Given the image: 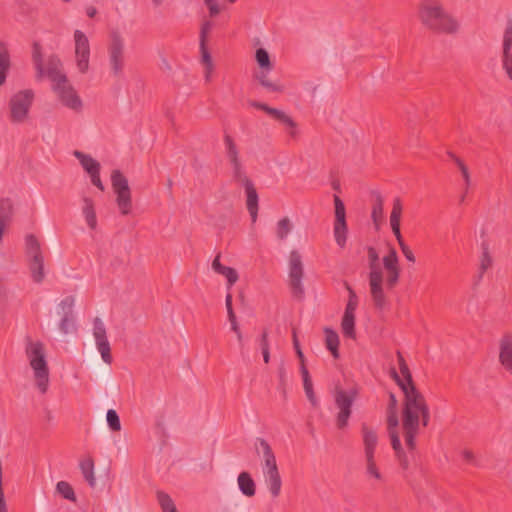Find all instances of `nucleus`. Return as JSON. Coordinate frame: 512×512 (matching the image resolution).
I'll return each mask as SVG.
<instances>
[{
  "instance_id": "nucleus-52",
  "label": "nucleus",
  "mask_w": 512,
  "mask_h": 512,
  "mask_svg": "<svg viewBox=\"0 0 512 512\" xmlns=\"http://www.w3.org/2000/svg\"><path fill=\"white\" fill-rule=\"evenodd\" d=\"M402 214V203L400 198H395L393 201V208L390 215V224L400 223Z\"/></svg>"
},
{
  "instance_id": "nucleus-3",
  "label": "nucleus",
  "mask_w": 512,
  "mask_h": 512,
  "mask_svg": "<svg viewBox=\"0 0 512 512\" xmlns=\"http://www.w3.org/2000/svg\"><path fill=\"white\" fill-rule=\"evenodd\" d=\"M255 450L258 455L262 453L264 463L262 472L265 483L273 498L281 493L282 479L276 462L275 454L270 444L264 438H257L255 442Z\"/></svg>"
},
{
  "instance_id": "nucleus-21",
  "label": "nucleus",
  "mask_w": 512,
  "mask_h": 512,
  "mask_svg": "<svg viewBox=\"0 0 512 512\" xmlns=\"http://www.w3.org/2000/svg\"><path fill=\"white\" fill-rule=\"evenodd\" d=\"M221 254L218 253L214 260L212 261V269L227 279V288L228 290L238 281V273L237 271L228 266H224L220 263Z\"/></svg>"
},
{
  "instance_id": "nucleus-27",
  "label": "nucleus",
  "mask_w": 512,
  "mask_h": 512,
  "mask_svg": "<svg viewBox=\"0 0 512 512\" xmlns=\"http://www.w3.org/2000/svg\"><path fill=\"white\" fill-rule=\"evenodd\" d=\"M73 155L79 160L81 166L89 175L93 174L94 171H100V163L90 155L78 150H75Z\"/></svg>"
},
{
  "instance_id": "nucleus-33",
  "label": "nucleus",
  "mask_w": 512,
  "mask_h": 512,
  "mask_svg": "<svg viewBox=\"0 0 512 512\" xmlns=\"http://www.w3.org/2000/svg\"><path fill=\"white\" fill-rule=\"evenodd\" d=\"M271 70L261 69L255 74V78L259 83L269 92H282L283 87L280 84L274 83L268 79V73Z\"/></svg>"
},
{
  "instance_id": "nucleus-56",
  "label": "nucleus",
  "mask_w": 512,
  "mask_h": 512,
  "mask_svg": "<svg viewBox=\"0 0 512 512\" xmlns=\"http://www.w3.org/2000/svg\"><path fill=\"white\" fill-rule=\"evenodd\" d=\"M293 346H294V349H295V352L301 362V366L302 365H305V358H304V354L301 350V347H300V344H299V340L297 338V333H296V330L293 329Z\"/></svg>"
},
{
  "instance_id": "nucleus-60",
  "label": "nucleus",
  "mask_w": 512,
  "mask_h": 512,
  "mask_svg": "<svg viewBox=\"0 0 512 512\" xmlns=\"http://www.w3.org/2000/svg\"><path fill=\"white\" fill-rule=\"evenodd\" d=\"M90 178L93 185H95L101 191H104V185L100 179V171H94V173L90 175Z\"/></svg>"
},
{
  "instance_id": "nucleus-14",
  "label": "nucleus",
  "mask_w": 512,
  "mask_h": 512,
  "mask_svg": "<svg viewBox=\"0 0 512 512\" xmlns=\"http://www.w3.org/2000/svg\"><path fill=\"white\" fill-rule=\"evenodd\" d=\"M250 105L256 109L262 110L271 116L273 119L283 124L288 128V133L291 137L295 138L297 136V124L296 122L287 115L284 111L272 108L265 103L258 101H251Z\"/></svg>"
},
{
  "instance_id": "nucleus-37",
  "label": "nucleus",
  "mask_w": 512,
  "mask_h": 512,
  "mask_svg": "<svg viewBox=\"0 0 512 512\" xmlns=\"http://www.w3.org/2000/svg\"><path fill=\"white\" fill-rule=\"evenodd\" d=\"M482 255L480 259V267H479V273H478V279L477 281H481L483 278L484 273L492 266V257L489 253V246L487 243L483 242L482 245Z\"/></svg>"
},
{
  "instance_id": "nucleus-8",
  "label": "nucleus",
  "mask_w": 512,
  "mask_h": 512,
  "mask_svg": "<svg viewBox=\"0 0 512 512\" xmlns=\"http://www.w3.org/2000/svg\"><path fill=\"white\" fill-rule=\"evenodd\" d=\"M34 92L31 89L21 90L14 94L10 101V120L13 123H22L28 116L34 100Z\"/></svg>"
},
{
  "instance_id": "nucleus-29",
  "label": "nucleus",
  "mask_w": 512,
  "mask_h": 512,
  "mask_svg": "<svg viewBox=\"0 0 512 512\" xmlns=\"http://www.w3.org/2000/svg\"><path fill=\"white\" fill-rule=\"evenodd\" d=\"M80 470L83 474L84 479L87 481L90 487L94 488L96 485V478L94 475V461L91 457L80 461Z\"/></svg>"
},
{
  "instance_id": "nucleus-64",
  "label": "nucleus",
  "mask_w": 512,
  "mask_h": 512,
  "mask_svg": "<svg viewBox=\"0 0 512 512\" xmlns=\"http://www.w3.org/2000/svg\"><path fill=\"white\" fill-rule=\"evenodd\" d=\"M208 10H209V15L211 17H215L216 15H218L220 13V7L217 4L215 5H210V7H208Z\"/></svg>"
},
{
  "instance_id": "nucleus-58",
  "label": "nucleus",
  "mask_w": 512,
  "mask_h": 512,
  "mask_svg": "<svg viewBox=\"0 0 512 512\" xmlns=\"http://www.w3.org/2000/svg\"><path fill=\"white\" fill-rule=\"evenodd\" d=\"M278 376H279V385L284 389L286 385L287 372L285 368V364L282 361L278 367Z\"/></svg>"
},
{
  "instance_id": "nucleus-30",
  "label": "nucleus",
  "mask_w": 512,
  "mask_h": 512,
  "mask_svg": "<svg viewBox=\"0 0 512 512\" xmlns=\"http://www.w3.org/2000/svg\"><path fill=\"white\" fill-rule=\"evenodd\" d=\"M325 343L326 348L331 352L332 356L337 359L339 357V336L331 328H325Z\"/></svg>"
},
{
  "instance_id": "nucleus-51",
  "label": "nucleus",
  "mask_w": 512,
  "mask_h": 512,
  "mask_svg": "<svg viewBox=\"0 0 512 512\" xmlns=\"http://www.w3.org/2000/svg\"><path fill=\"white\" fill-rule=\"evenodd\" d=\"M96 345H97L98 351L101 354L103 361L107 364H111L112 363V355H111V348H110L109 341L108 340L102 341V342L96 343Z\"/></svg>"
},
{
  "instance_id": "nucleus-1",
  "label": "nucleus",
  "mask_w": 512,
  "mask_h": 512,
  "mask_svg": "<svg viewBox=\"0 0 512 512\" xmlns=\"http://www.w3.org/2000/svg\"><path fill=\"white\" fill-rule=\"evenodd\" d=\"M404 393V407L402 411V429L405 444L410 451L416 447L415 438L419 433L420 427H427L430 422V409L424 395L416 386L404 387L401 385Z\"/></svg>"
},
{
  "instance_id": "nucleus-15",
  "label": "nucleus",
  "mask_w": 512,
  "mask_h": 512,
  "mask_svg": "<svg viewBox=\"0 0 512 512\" xmlns=\"http://www.w3.org/2000/svg\"><path fill=\"white\" fill-rule=\"evenodd\" d=\"M53 90L58 95L59 99L66 107L73 110H80L82 108V101L80 97L77 95L74 88L69 84V82L59 83L56 85H52Z\"/></svg>"
},
{
  "instance_id": "nucleus-36",
  "label": "nucleus",
  "mask_w": 512,
  "mask_h": 512,
  "mask_svg": "<svg viewBox=\"0 0 512 512\" xmlns=\"http://www.w3.org/2000/svg\"><path fill=\"white\" fill-rule=\"evenodd\" d=\"M372 195L374 196V201L372 205L371 217L373 222L377 224L383 218L384 200L382 195L377 191H373Z\"/></svg>"
},
{
  "instance_id": "nucleus-39",
  "label": "nucleus",
  "mask_w": 512,
  "mask_h": 512,
  "mask_svg": "<svg viewBox=\"0 0 512 512\" xmlns=\"http://www.w3.org/2000/svg\"><path fill=\"white\" fill-rule=\"evenodd\" d=\"M454 162L460 169L462 177H463L464 181L466 182V190L464 193H462V195L460 196V199H459L460 204H462V203H464L466 195L468 193V189L471 184V178H470V173H469L468 167L465 165V163L459 157L455 158Z\"/></svg>"
},
{
  "instance_id": "nucleus-16",
  "label": "nucleus",
  "mask_w": 512,
  "mask_h": 512,
  "mask_svg": "<svg viewBox=\"0 0 512 512\" xmlns=\"http://www.w3.org/2000/svg\"><path fill=\"white\" fill-rule=\"evenodd\" d=\"M224 146L227 159L232 166L233 178H241L243 175H246L239 157L237 145L229 134L224 135Z\"/></svg>"
},
{
  "instance_id": "nucleus-4",
  "label": "nucleus",
  "mask_w": 512,
  "mask_h": 512,
  "mask_svg": "<svg viewBox=\"0 0 512 512\" xmlns=\"http://www.w3.org/2000/svg\"><path fill=\"white\" fill-rule=\"evenodd\" d=\"M26 355L34 371L36 386L44 394L47 392L49 385V368L43 343L29 341L26 346Z\"/></svg>"
},
{
  "instance_id": "nucleus-2",
  "label": "nucleus",
  "mask_w": 512,
  "mask_h": 512,
  "mask_svg": "<svg viewBox=\"0 0 512 512\" xmlns=\"http://www.w3.org/2000/svg\"><path fill=\"white\" fill-rule=\"evenodd\" d=\"M419 18L425 27L437 33L451 34L458 29L457 21L435 0L420 3Z\"/></svg>"
},
{
  "instance_id": "nucleus-42",
  "label": "nucleus",
  "mask_w": 512,
  "mask_h": 512,
  "mask_svg": "<svg viewBox=\"0 0 512 512\" xmlns=\"http://www.w3.org/2000/svg\"><path fill=\"white\" fill-rule=\"evenodd\" d=\"M383 266L386 271H392L399 267V258L395 248L391 247L386 256L383 257Z\"/></svg>"
},
{
  "instance_id": "nucleus-55",
  "label": "nucleus",
  "mask_w": 512,
  "mask_h": 512,
  "mask_svg": "<svg viewBox=\"0 0 512 512\" xmlns=\"http://www.w3.org/2000/svg\"><path fill=\"white\" fill-rule=\"evenodd\" d=\"M393 450L396 453V456L399 460V463H400V466L402 467V469L407 470L409 468V460L402 448V445L400 444L399 449H393Z\"/></svg>"
},
{
  "instance_id": "nucleus-18",
  "label": "nucleus",
  "mask_w": 512,
  "mask_h": 512,
  "mask_svg": "<svg viewBox=\"0 0 512 512\" xmlns=\"http://www.w3.org/2000/svg\"><path fill=\"white\" fill-rule=\"evenodd\" d=\"M45 67V75L47 76L52 85L67 82V76L62 71V62L56 54H52L48 57Z\"/></svg>"
},
{
  "instance_id": "nucleus-6",
  "label": "nucleus",
  "mask_w": 512,
  "mask_h": 512,
  "mask_svg": "<svg viewBox=\"0 0 512 512\" xmlns=\"http://www.w3.org/2000/svg\"><path fill=\"white\" fill-rule=\"evenodd\" d=\"M359 394L357 386L343 389L336 386L334 389V403L338 409L336 415V426L338 429H344L348 426L349 418L352 414V406Z\"/></svg>"
},
{
  "instance_id": "nucleus-13",
  "label": "nucleus",
  "mask_w": 512,
  "mask_h": 512,
  "mask_svg": "<svg viewBox=\"0 0 512 512\" xmlns=\"http://www.w3.org/2000/svg\"><path fill=\"white\" fill-rule=\"evenodd\" d=\"M75 56L77 68L81 73H86L89 68L90 45L87 36L81 30H75Z\"/></svg>"
},
{
  "instance_id": "nucleus-59",
  "label": "nucleus",
  "mask_w": 512,
  "mask_h": 512,
  "mask_svg": "<svg viewBox=\"0 0 512 512\" xmlns=\"http://www.w3.org/2000/svg\"><path fill=\"white\" fill-rule=\"evenodd\" d=\"M399 246H400V249H401L402 253L404 254L405 258L409 262L414 263L415 262V256H414L412 250L409 248V246L406 243L401 244Z\"/></svg>"
},
{
  "instance_id": "nucleus-40",
  "label": "nucleus",
  "mask_w": 512,
  "mask_h": 512,
  "mask_svg": "<svg viewBox=\"0 0 512 512\" xmlns=\"http://www.w3.org/2000/svg\"><path fill=\"white\" fill-rule=\"evenodd\" d=\"M157 500L163 512H178L174 501L167 493L158 491Z\"/></svg>"
},
{
  "instance_id": "nucleus-41",
  "label": "nucleus",
  "mask_w": 512,
  "mask_h": 512,
  "mask_svg": "<svg viewBox=\"0 0 512 512\" xmlns=\"http://www.w3.org/2000/svg\"><path fill=\"white\" fill-rule=\"evenodd\" d=\"M255 59L260 69L272 70L273 64L270 60L269 53L264 48H258L255 53Z\"/></svg>"
},
{
  "instance_id": "nucleus-25",
  "label": "nucleus",
  "mask_w": 512,
  "mask_h": 512,
  "mask_svg": "<svg viewBox=\"0 0 512 512\" xmlns=\"http://www.w3.org/2000/svg\"><path fill=\"white\" fill-rule=\"evenodd\" d=\"M32 61L36 70V79L42 80L45 75V67L43 61L42 46L35 41L32 45Z\"/></svg>"
},
{
  "instance_id": "nucleus-62",
  "label": "nucleus",
  "mask_w": 512,
  "mask_h": 512,
  "mask_svg": "<svg viewBox=\"0 0 512 512\" xmlns=\"http://www.w3.org/2000/svg\"><path fill=\"white\" fill-rule=\"evenodd\" d=\"M397 408V399L393 393L389 394V406L388 411H396Z\"/></svg>"
},
{
  "instance_id": "nucleus-12",
  "label": "nucleus",
  "mask_w": 512,
  "mask_h": 512,
  "mask_svg": "<svg viewBox=\"0 0 512 512\" xmlns=\"http://www.w3.org/2000/svg\"><path fill=\"white\" fill-rule=\"evenodd\" d=\"M213 27V23L210 20H204L201 24L200 35H199V45L201 52V63L205 67V80L209 82L211 80V74L214 69L213 61L211 54L207 47V38Z\"/></svg>"
},
{
  "instance_id": "nucleus-54",
  "label": "nucleus",
  "mask_w": 512,
  "mask_h": 512,
  "mask_svg": "<svg viewBox=\"0 0 512 512\" xmlns=\"http://www.w3.org/2000/svg\"><path fill=\"white\" fill-rule=\"evenodd\" d=\"M387 277H386V285L389 289H393L400 277V268L392 270V271H386Z\"/></svg>"
},
{
  "instance_id": "nucleus-61",
  "label": "nucleus",
  "mask_w": 512,
  "mask_h": 512,
  "mask_svg": "<svg viewBox=\"0 0 512 512\" xmlns=\"http://www.w3.org/2000/svg\"><path fill=\"white\" fill-rule=\"evenodd\" d=\"M390 225H391L392 231L398 241V244L399 245L404 244L405 242L403 240V237H402V234L400 231V223L390 224Z\"/></svg>"
},
{
  "instance_id": "nucleus-47",
  "label": "nucleus",
  "mask_w": 512,
  "mask_h": 512,
  "mask_svg": "<svg viewBox=\"0 0 512 512\" xmlns=\"http://www.w3.org/2000/svg\"><path fill=\"white\" fill-rule=\"evenodd\" d=\"M346 288L349 292V299L346 304L344 314L355 315L356 308L358 306V298L354 290L345 282Z\"/></svg>"
},
{
  "instance_id": "nucleus-23",
  "label": "nucleus",
  "mask_w": 512,
  "mask_h": 512,
  "mask_svg": "<svg viewBox=\"0 0 512 512\" xmlns=\"http://www.w3.org/2000/svg\"><path fill=\"white\" fill-rule=\"evenodd\" d=\"M398 417L396 411H388V417H387V428L388 433L391 440V445L393 449H399L400 448V437L397 431L398 428Z\"/></svg>"
},
{
  "instance_id": "nucleus-53",
  "label": "nucleus",
  "mask_w": 512,
  "mask_h": 512,
  "mask_svg": "<svg viewBox=\"0 0 512 512\" xmlns=\"http://www.w3.org/2000/svg\"><path fill=\"white\" fill-rule=\"evenodd\" d=\"M502 68L505 70L508 78L512 80V53L511 51H502Z\"/></svg>"
},
{
  "instance_id": "nucleus-46",
  "label": "nucleus",
  "mask_w": 512,
  "mask_h": 512,
  "mask_svg": "<svg viewBox=\"0 0 512 512\" xmlns=\"http://www.w3.org/2000/svg\"><path fill=\"white\" fill-rule=\"evenodd\" d=\"M75 299L73 296H67L65 297L60 303H59V311L58 314L61 316H74L73 314V307H74Z\"/></svg>"
},
{
  "instance_id": "nucleus-24",
  "label": "nucleus",
  "mask_w": 512,
  "mask_h": 512,
  "mask_svg": "<svg viewBox=\"0 0 512 512\" xmlns=\"http://www.w3.org/2000/svg\"><path fill=\"white\" fill-rule=\"evenodd\" d=\"M239 490L246 497H253L256 494V484L251 475L243 471L237 478Z\"/></svg>"
},
{
  "instance_id": "nucleus-57",
  "label": "nucleus",
  "mask_w": 512,
  "mask_h": 512,
  "mask_svg": "<svg viewBox=\"0 0 512 512\" xmlns=\"http://www.w3.org/2000/svg\"><path fill=\"white\" fill-rule=\"evenodd\" d=\"M268 330L264 329L258 339L259 347L261 351L269 350V341H268Z\"/></svg>"
},
{
  "instance_id": "nucleus-17",
  "label": "nucleus",
  "mask_w": 512,
  "mask_h": 512,
  "mask_svg": "<svg viewBox=\"0 0 512 512\" xmlns=\"http://www.w3.org/2000/svg\"><path fill=\"white\" fill-rule=\"evenodd\" d=\"M236 182L243 185L246 192V206L251 216L252 222H256L258 216V193L254 187L253 182L248 178L247 175H243L241 178L234 179Z\"/></svg>"
},
{
  "instance_id": "nucleus-48",
  "label": "nucleus",
  "mask_w": 512,
  "mask_h": 512,
  "mask_svg": "<svg viewBox=\"0 0 512 512\" xmlns=\"http://www.w3.org/2000/svg\"><path fill=\"white\" fill-rule=\"evenodd\" d=\"M106 420L109 428L112 431L118 432L121 430V422L116 410L109 409L106 413Z\"/></svg>"
},
{
  "instance_id": "nucleus-34",
  "label": "nucleus",
  "mask_w": 512,
  "mask_h": 512,
  "mask_svg": "<svg viewBox=\"0 0 512 512\" xmlns=\"http://www.w3.org/2000/svg\"><path fill=\"white\" fill-rule=\"evenodd\" d=\"M31 277L35 283H41L44 280V259H34L28 261Z\"/></svg>"
},
{
  "instance_id": "nucleus-63",
  "label": "nucleus",
  "mask_w": 512,
  "mask_h": 512,
  "mask_svg": "<svg viewBox=\"0 0 512 512\" xmlns=\"http://www.w3.org/2000/svg\"><path fill=\"white\" fill-rule=\"evenodd\" d=\"M0 512H8L4 490H0Z\"/></svg>"
},
{
  "instance_id": "nucleus-20",
  "label": "nucleus",
  "mask_w": 512,
  "mask_h": 512,
  "mask_svg": "<svg viewBox=\"0 0 512 512\" xmlns=\"http://www.w3.org/2000/svg\"><path fill=\"white\" fill-rule=\"evenodd\" d=\"M499 361L512 374V335H505L501 339Z\"/></svg>"
},
{
  "instance_id": "nucleus-35",
  "label": "nucleus",
  "mask_w": 512,
  "mask_h": 512,
  "mask_svg": "<svg viewBox=\"0 0 512 512\" xmlns=\"http://www.w3.org/2000/svg\"><path fill=\"white\" fill-rule=\"evenodd\" d=\"M56 492L65 500L73 503L77 502L75 491L70 483L67 481H59L55 487Z\"/></svg>"
},
{
  "instance_id": "nucleus-32",
  "label": "nucleus",
  "mask_w": 512,
  "mask_h": 512,
  "mask_svg": "<svg viewBox=\"0 0 512 512\" xmlns=\"http://www.w3.org/2000/svg\"><path fill=\"white\" fill-rule=\"evenodd\" d=\"M83 202H84L83 214H84L86 223L89 226V228L94 230L97 226V218H96V213H95V209H94V203H93L92 199H90L88 197H85L83 199Z\"/></svg>"
},
{
  "instance_id": "nucleus-28",
  "label": "nucleus",
  "mask_w": 512,
  "mask_h": 512,
  "mask_svg": "<svg viewBox=\"0 0 512 512\" xmlns=\"http://www.w3.org/2000/svg\"><path fill=\"white\" fill-rule=\"evenodd\" d=\"M10 69V55L5 43L0 42V86L6 81Z\"/></svg>"
},
{
  "instance_id": "nucleus-9",
  "label": "nucleus",
  "mask_w": 512,
  "mask_h": 512,
  "mask_svg": "<svg viewBox=\"0 0 512 512\" xmlns=\"http://www.w3.org/2000/svg\"><path fill=\"white\" fill-rule=\"evenodd\" d=\"M289 287L296 298H302L304 288L302 279L304 277V266L302 256L297 250H292L289 255Z\"/></svg>"
},
{
  "instance_id": "nucleus-31",
  "label": "nucleus",
  "mask_w": 512,
  "mask_h": 512,
  "mask_svg": "<svg viewBox=\"0 0 512 512\" xmlns=\"http://www.w3.org/2000/svg\"><path fill=\"white\" fill-rule=\"evenodd\" d=\"M300 371H301V375L303 378V386H304L305 394H306L308 400L310 401V403L313 406H316L317 399H316V396H315V393L313 390V384H312V380L309 375V371L305 365L301 366Z\"/></svg>"
},
{
  "instance_id": "nucleus-10",
  "label": "nucleus",
  "mask_w": 512,
  "mask_h": 512,
  "mask_svg": "<svg viewBox=\"0 0 512 512\" xmlns=\"http://www.w3.org/2000/svg\"><path fill=\"white\" fill-rule=\"evenodd\" d=\"M108 56L111 71L115 77H121L125 66L124 41L118 32L111 34L108 45Z\"/></svg>"
},
{
  "instance_id": "nucleus-19",
  "label": "nucleus",
  "mask_w": 512,
  "mask_h": 512,
  "mask_svg": "<svg viewBox=\"0 0 512 512\" xmlns=\"http://www.w3.org/2000/svg\"><path fill=\"white\" fill-rule=\"evenodd\" d=\"M397 356H398L399 369H400V372L403 375L404 379H402L398 375V373L396 372L395 369L391 370L392 378L396 381V383L398 384V386L400 388H401V385H403L404 387L415 386L413 379H412L411 372L409 370L408 365L406 364L404 357L402 356V354L400 352L397 353Z\"/></svg>"
},
{
  "instance_id": "nucleus-38",
  "label": "nucleus",
  "mask_w": 512,
  "mask_h": 512,
  "mask_svg": "<svg viewBox=\"0 0 512 512\" xmlns=\"http://www.w3.org/2000/svg\"><path fill=\"white\" fill-rule=\"evenodd\" d=\"M341 328L345 337L355 339V315L344 314L341 321Z\"/></svg>"
},
{
  "instance_id": "nucleus-44",
  "label": "nucleus",
  "mask_w": 512,
  "mask_h": 512,
  "mask_svg": "<svg viewBox=\"0 0 512 512\" xmlns=\"http://www.w3.org/2000/svg\"><path fill=\"white\" fill-rule=\"evenodd\" d=\"M93 335L96 343L107 341L106 328L102 320L96 317L93 321Z\"/></svg>"
},
{
  "instance_id": "nucleus-22",
  "label": "nucleus",
  "mask_w": 512,
  "mask_h": 512,
  "mask_svg": "<svg viewBox=\"0 0 512 512\" xmlns=\"http://www.w3.org/2000/svg\"><path fill=\"white\" fill-rule=\"evenodd\" d=\"M361 432L365 456L374 455L376 446L378 444V436L376 431L370 428L367 424L363 423L361 425Z\"/></svg>"
},
{
  "instance_id": "nucleus-5",
  "label": "nucleus",
  "mask_w": 512,
  "mask_h": 512,
  "mask_svg": "<svg viewBox=\"0 0 512 512\" xmlns=\"http://www.w3.org/2000/svg\"><path fill=\"white\" fill-rule=\"evenodd\" d=\"M367 256L369 264V286L371 298L374 306L382 310L386 305V297L383 290V271L379 263V254L372 247H367Z\"/></svg>"
},
{
  "instance_id": "nucleus-7",
  "label": "nucleus",
  "mask_w": 512,
  "mask_h": 512,
  "mask_svg": "<svg viewBox=\"0 0 512 512\" xmlns=\"http://www.w3.org/2000/svg\"><path fill=\"white\" fill-rule=\"evenodd\" d=\"M111 184L116 194V203L122 215H128L132 209L131 190L127 178L120 170L111 173Z\"/></svg>"
},
{
  "instance_id": "nucleus-45",
  "label": "nucleus",
  "mask_w": 512,
  "mask_h": 512,
  "mask_svg": "<svg viewBox=\"0 0 512 512\" xmlns=\"http://www.w3.org/2000/svg\"><path fill=\"white\" fill-rule=\"evenodd\" d=\"M365 459H366V474L369 477H373L376 480L381 481L382 474L380 473V471L376 465L374 455L365 456Z\"/></svg>"
},
{
  "instance_id": "nucleus-43",
  "label": "nucleus",
  "mask_w": 512,
  "mask_h": 512,
  "mask_svg": "<svg viewBox=\"0 0 512 512\" xmlns=\"http://www.w3.org/2000/svg\"><path fill=\"white\" fill-rule=\"evenodd\" d=\"M292 230V224L288 217H284L277 222L276 235L278 239L284 240Z\"/></svg>"
},
{
  "instance_id": "nucleus-49",
  "label": "nucleus",
  "mask_w": 512,
  "mask_h": 512,
  "mask_svg": "<svg viewBox=\"0 0 512 512\" xmlns=\"http://www.w3.org/2000/svg\"><path fill=\"white\" fill-rule=\"evenodd\" d=\"M59 329L63 334H69L76 331L74 316H61Z\"/></svg>"
},
{
  "instance_id": "nucleus-50",
  "label": "nucleus",
  "mask_w": 512,
  "mask_h": 512,
  "mask_svg": "<svg viewBox=\"0 0 512 512\" xmlns=\"http://www.w3.org/2000/svg\"><path fill=\"white\" fill-rule=\"evenodd\" d=\"M512 48V19L507 20L503 34L502 51H511Z\"/></svg>"
},
{
  "instance_id": "nucleus-11",
  "label": "nucleus",
  "mask_w": 512,
  "mask_h": 512,
  "mask_svg": "<svg viewBox=\"0 0 512 512\" xmlns=\"http://www.w3.org/2000/svg\"><path fill=\"white\" fill-rule=\"evenodd\" d=\"M335 207V221H334V236L337 245L341 248L345 247L347 241V223H346V209L343 201L338 195H334Z\"/></svg>"
},
{
  "instance_id": "nucleus-26",
  "label": "nucleus",
  "mask_w": 512,
  "mask_h": 512,
  "mask_svg": "<svg viewBox=\"0 0 512 512\" xmlns=\"http://www.w3.org/2000/svg\"><path fill=\"white\" fill-rule=\"evenodd\" d=\"M26 255L28 261L34 259H44L41 246L38 239L33 234H28L25 238Z\"/></svg>"
}]
</instances>
